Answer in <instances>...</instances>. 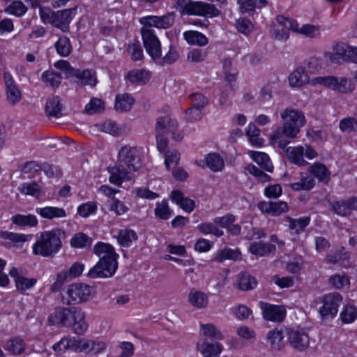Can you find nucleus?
Instances as JSON below:
<instances>
[{"mask_svg": "<svg viewBox=\"0 0 357 357\" xmlns=\"http://www.w3.org/2000/svg\"><path fill=\"white\" fill-rule=\"evenodd\" d=\"M287 133L284 131V126L277 129L270 137V141L272 145L277 146L278 148L284 149L287 147L289 141L285 139Z\"/></svg>", "mask_w": 357, "mask_h": 357, "instance_id": "obj_35", "label": "nucleus"}, {"mask_svg": "<svg viewBox=\"0 0 357 357\" xmlns=\"http://www.w3.org/2000/svg\"><path fill=\"white\" fill-rule=\"evenodd\" d=\"M266 0H238L242 13L252 15L255 8H261L266 4Z\"/></svg>", "mask_w": 357, "mask_h": 357, "instance_id": "obj_33", "label": "nucleus"}, {"mask_svg": "<svg viewBox=\"0 0 357 357\" xmlns=\"http://www.w3.org/2000/svg\"><path fill=\"white\" fill-rule=\"evenodd\" d=\"M309 217L300 218L298 219L289 218V228L298 233L304 229L310 223Z\"/></svg>", "mask_w": 357, "mask_h": 357, "instance_id": "obj_61", "label": "nucleus"}, {"mask_svg": "<svg viewBox=\"0 0 357 357\" xmlns=\"http://www.w3.org/2000/svg\"><path fill=\"white\" fill-rule=\"evenodd\" d=\"M315 185V181L314 178L312 176H306L305 177L301 178V179L298 181L291 183V188L296 191L299 190H310L313 188Z\"/></svg>", "mask_w": 357, "mask_h": 357, "instance_id": "obj_48", "label": "nucleus"}, {"mask_svg": "<svg viewBox=\"0 0 357 357\" xmlns=\"http://www.w3.org/2000/svg\"><path fill=\"white\" fill-rule=\"evenodd\" d=\"M1 237L3 239L9 240L14 243L25 242L31 238V235H26L23 234H17L10 231H1Z\"/></svg>", "mask_w": 357, "mask_h": 357, "instance_id": "obj_59", "label": "nucleus"}, {"mask_svg": "<svg viewBox=\"0 0 357 357\" xmlns=\"http://www.w3.org/2000/svg\"><path fill=\"white\" fill-rule=\"evenodd\" d=\"M275 246L271 243H261V242H254L250 244L249 250L250 252L257 256H266L269 255L270 253L275 251Z\"/></svg>", "mask_w": 357, "mask_h": 357, "instance_id": "obj_32", "label": "nucleus"}, {"mask_svg": "<svg viewBox=\"0 0 357 357\" xmlns=\"http://www.w3.org/2000/svg\"><path fill=\"white\" fill-rule=\"evenodd\" d=\"M92 295L93 288L90 285L77 282L68 286L61 294V299L63 305H77L89 301Z\"/></svg>", "mask_w": 357, "mask_h": 357, "instance_id": "obj_5", "label": "nucleus"}, {"mask_svg": "<svg viewBox=\"0 0 357 357\" xmlns=\"http://www.w3.org/2000/svg\"><path fill=\"white\" fill-rule=\"evenodd\" d=\"M205 160L207 167L213 172L222 171L225 166L223 159L216 153L208 154Z\"/></svg>", "mask_w": 357, "mask_h": 357, "instance_id": "obj_41", "label": "nucleus"}, {"mask_svg": "<svg viewBox=\"0 0 357 357\" xmlns=\"http://www.w3.org/2000/svg\"><path fill=\"white\" fill-rule=\"evenodd\" d=\"M36 212L42 218L49 220L65 218L67 215V213L63 208L54 206L37 208L36 209Z\"/></svg>", "mask_w": 357, "mask_h": 357, "instance_id": "obj_22", "label": "nucleus"}, {"mask_svg": "<svg viewBox=\"0 0 357 357\" xmlns=\"http://www.w3.org/2000/svg\"><path fill=\"white\" fill-rule=\"evenodd\" d=\"M172 199L187 212L192 211L195 208V202L190 198L184 197L179 190H173L172 192Z\"/></svg>", "mask_w": 357, "mask_h": 357, "instance_id": "obj_23", "label": "nucleus"}, {"mask_svg": "<svg viewBox=\"0 0 357 357\" xmlns=\"http://www.w3.org/2000/svg\"><path fill=\"white\" fill-rule=\"evenodd\" d=\"M142 165V154L135 146L125 145L121 148L118 153L117 164L108 167L110 174L109 181L120 185L123 180H131L130 173L124 166L133 172L138 171Z\"/></svg>", "mask_w": 357, "mask_h": 357, "instance_id": "obj_1", "label": "nucleus"}, {"mask_svg": "<svg viewBox=\"0 0 357 357\" xmlns=\"http://www.w3.org/2000/svg\"><path fill=\"white\" fill-rule=\"evenodd\" d=\"M165 164L167 169L174 168L180 160V153L178 151L173 149L165 152Z\"/></svg>", "mask_w": 357, "mask_h": 357, "instance_id": "obj_55", "label": "nucleus"}, {"mask_svg": "<svg viewBox=\"0 0 357 357\" xmlns=\"http://www.w3.org/2000/svg\"><path fill=\"white\" fill-rule=\"evenodd\" d=\"M92 239L83 233L76 234L70 240V245L73 248H84L91 245Z\"/></svg>", "mask_w": 357, "mask_h": 357, "instance_id": "obj_49", "label": "nucleus"}, {"mask_svg": "<svg viewBox=\"0 0 357 357\" xmlns=\"http://www.w3.org/2000/svg\"><path fill=\"white\" fill-rule=\"evenodd\" d=\"M55 48L61 56H68L72 52L70 39L66 36H61L55 43Z\"/></svg>", "mask_w": 357, "mask_h": 357, "instance_id": "obj_42", "label": "nucleus"}, {"mask_svg": "<svg viewBox=\"0 0 357 357\" xmlns=\"http://www.w3.org/2000/svg\"><path fill=\"white\" fill-rule=\"evenodd\" d=\"M10 275L14 278L16 287L18 290L24 291L33 287L37 280L35 278H26L19 273L15 267H13L9 271Z\"/></svg>", "mask_w": 357, "mask_h": 357, "instance_id": "obj_19", "label": "nucleus"}, {"mask_svg": "<svg viewBox=\"0 0 357 357\" xmlns=\"http://www.w3.org/2000/svg\"><path fill=\"white\" fill-rule=\"evenodd\" d=\"M190 99L192 105L191 108L202 109L208 104V99L204 95L199 93L190 95Z\"/></svg>", "mask_w": 357, "mask_h": 357, "instance_id": "obj_64", "label": "nucleus"}, {"mask_svg": "<svg viewBox=\"0 0 357 357\" xmlns=\"http://www.w3.org/2000/svg\"><path fill=\"white\" fill-rule=\"evenodd\" d=\"M245 169L255 177H256L259 181L262 183L268 182L271 180V177L263 172L261 169H259L256 166L253 165H248Z\"/></svg>", "mask_w": 357, "mask_h": 357, "instance_id": "obj_62", "label": "nucleus"}, {"mask_svg": "<svg viewBox=\"0 0 357 357\" xmlns=\"http://www.w3.org/2000/svg\"><path fill=\"white\" fill-rule=\"evenodd\" d=\"M264 317L268 321L280 322L286 314V309L282 305H271L264 302L259 303Z\"/></svg>", "mask_w": 357, "mask_h": 357, "instance_id": "obj_13", "label": "nucleus"}, {"mask_svg": "<svg viewBox=\"0 0 357 357\" xmlns=\"http://www.w3.org/2000/svg\"><path fill=\"white\" fill-rule=\"evenodd\" d=\"M310 78L305 73L304 68L300 67L296 69L289 76V82L291 86L300 87L309 82Z\"/></svg>", "mask_w": 357, "mask_h": 357, "instance_id": "obj_26", "label": "nucleus"}, {"mask_svg": "<svg viewBox=\"0 0 357 357\" xmlns=\"http://www.w3.org/2000/svg\"><path fill=\"white\" fill-rule=\"evenodd\" d=\"M342 44H337L335 47V52L331 53L328 52L325 54L326 59H328L331 63L340 64L342 62L345 61L344 59V55L343 54L344 52L341 50V46Z\"/></svg>", "mask_w": 357, "mask_h": 357, "instance_id": "obj_60", "label": "nucleus"}, {"mask_svg": "<svg viewBox=\"0 0 357 357\" xmlns=\"http://www.w3.org/2000/svg\"><path fill=\"white\" fill-rule=\"evenodd\" d=\"M186 8L188 15H203L208 17L220 15V10L214 5L202 1L189 3Z\"/></svg>", "mask_w": 357, "mask_h": 357, "instance_id": "obj_12", "label": "nucleus"}, {"mask_svg": "<svg viewBox=\"0 0 357 357\" xmlns=\"http://www.w3.org/2000/svg\"><path fill=\"white\" fill-rule=\"evenodd\" d=\"M61 75L56 72L47 70L42 75V80L45 84L52 88H57L61 83Z\"/></svg>", "mask_w": 357, "mask_h": 357, "instance_id": "obj_43", "label": "nucleus"}, {"mask_svg": "<svg viewBox=\"0 0 357 357\" xmlns=\"http://www.w3.org/2000/svg\"><path fill=\"white\" fill-rule=\"evenodd\" d=\"M62 106L58 96L50 98L46 103L45 112L47 116L59 117L61 116Z\"/></svg>", "mask_w": 357, "mask_h": 357, "instance_id": "obj_38", "label": "nucleus"}, {"mask_svg": "<svg viewBox=\"0 0 357 357\" xmlns=\"http://www.w3.org/2000/svg\"><path fill=\"white\" fill-rule=\"evenodd\" d=\"M201 329L204 336V339L208 338L222 340L224 338L223 335L220 331L218 330L213 324H202Z\"/></svg>", "mask_w": 357, "mask_h": 357, "instance_id": "obj_45", "label": "nucleus"}, {"mask_svg": "<svg viewBox=\"0 0 357 357\" xmlns=\"http://www.w3.org/2000/svg\"><path fill=\"white\" fill-rule=\"evenodd\" d=\"M75 339L68 338V337H63L62 338L59 342L54 344L52 346V349L54 351L59 354H63L66 350L72 348L75 346Z\"/></svg>", "mask_w": 357, "mask_h": 357, "instance_id": "obj_56", "label": "nucleus"}, {"mask_svg": "<svg viewBox=\"0 0 357 357\" xmlns=\"http://www.w3.org/2000/svg\"><path fill=\"white\" fill-rule=\"evenodd\" d=\"M178 57L179 55L176 50L172 46H170L168 52L164 56H162V51L160 50V58L153 60L161 65L172 64L177 61Z\"/></svg>", "mask_w": 357, "mask_h": 357, "instance_id": "obj_50", "label": "nucleus"}, {"mask_svg": "<svg viewBox=\"0 0 357 357\" xmlns=\"http://www.w3.org/2000/svg\"><path fill=\"white\" fill-rule=\"evenodd\" d=\"M66 238V231L61 228L43 231L33 245V253L44 257H54L61 249L62 240Z\"/></svg>", "mask_w": 357, "mask_h": 357, "instance_id": "obj_4", "label": "nucleus"}, {"mask_svg": "<svg viewBox=\"0 0 357 357\" xmlns=\"http://www.w3.org/2000/svg\"><path fill=\"white\" fill-rule=\"evenodd\" d=\"M4 79L6 86L8 100L10 102L15 104L20 99V92L15 84L11 77L7 76V75L5 74Z\"/></svg>", "mask_w": 357, "mask_h": 357, "instance_id": "obj_34", "label": "nucleus"}, {"mask_svg": "<svg viewBox=\"0 0 357 357\" xmlns=\"http://www.w3.org/2000/svg\"><path fill=\"white\" fill-rule=\"evenodd\" d=\"M339 128L341 131L347 132H356L357 130V116L355 117H347L340 121Z\"/></svg>", "mask_w": 357, "mask_h": 357, "instance_id": "obj_52", "label": "nucleus"}, {"mask_svg": "<svg viewBox=\"0 0 357 357\" xmlns=\"http://www.w3.org/2000/svg\"><path fill=\"white\" fill-rule=\"evenodd\" d=\"M310 173L317 177L319 181L324 183H328L330 181L331 172L327 167L319 162H315L310 167Z\"/></svg>", "mask_w": 357, "mask_h": 357, "instance_id": "obj_29", "label": "nucleus"}, {"mask_svg": "<svg viewBox=\"0 0 357 357\" xmlns=\"http://www.w3.org/2000/svg\"><path fill=\"white\" fill-rule=\"evenodd\" d=\"M287 336L290 346L298 351H305L310 345V337L303 329L287 328Z\"/></svg>", "mask_w": 357, "mask_h": 357, "instance_id": "obj_10", "label": "nucleus"}, {"mask_svg": "<svg viewBox=\"0 0 357 357\" xmlns=\"http://www.w3.org/2000/svg\"><path fill=\"white\" fill-rule=\"evenodd\" d=\"M141 34L144 47L149 55L152 59H160L161 45L153 29L143 25Z\"/></svg>", "mask_w": 357, "mask_h": 357, "instance_id": "obj_8", "label": "nucleus"}, {"mask_svg": "<svg viewBox=\"0 0 357 357\" xmlns=\"http://www.w3.org/2000/svg\"><path fill=\"white\" fill-rule=\"evenodd\" d=\"M27 10V7L21 1H15L5 8L8 13L17 17L23 15Z\"/></svg>", "mask_w": 357, "mask_h": 357, "instance_id": "obj_53", "label": "nucleus"}, {"mask_svg": "<svg viewBox=\"0 0 357 357\" xmlns=\"http://www.w3.org/2000/svg\"><path fill=\"white\" fill-rule=\"evenodd\" d=\"M71 78L74 79L75 82L81 85L93 86L96 84L95 73L89 69L80 70L75 68V72L73 73Z\"/></svg>", "mask_w": 357, "mask_h": 357, "instance_id": "obj_18", "label": "nucleus"}, {"mask_svg": "<svg viewBox=\"0 0 357 357\" xmlns=\"http://www.w3.org/2000/svg\"><path fill=\"white\" fill-rule=\"evenodd\" d=\"M94 253L100 257L98 262L91 268L87 275L91 278L112 277L118 267V254L109 243L98 242L93 248Z\"/></svg>", "mask_w": 357, "mask_h": 357, "instance_id": "obj_3", "label": "nucleus"}, {"mask_svg": "<svg viewBox=\"0 0 357 357\" xmlns=\"http://www.w3.org/2000/svg\"><path fill=\"white\" fill-rule=\"evenodd\" d=\"M178 127L177 121L169 115L158 117L155 123L156 134L165 135L176 130Z\"/></svg>", "mask_w": 357, "mask_h": 357, "instance_id": "obj_15", "label": "nucleus"}, {"mask_svg": "<svg viewBox=\"0 0 357 357\" xmlns=\"http://www.w3.org/2000/svg\"><path fill=\"white\" fill-rule=\"evenodd\" d=\"M286 155L290 162L298 166H305L307 165L303 158V146H290L285 149Z\"/></svg>", "mask_w": 357, "mask_h": 357, "instance_id": "obj_20", "label": "nucleus"}, {"mask_svg": "<svg viewBox=\"0 0 357 357\" xmlns=\"http://www.w3.org/2000/svg\"><path fill=\"white\" fill-rule=\"evenodd\" d=\"M238 287L242 291L255 289L257 284L256 279L248 273H241L238 275Z\"/></svg>", "mask_w": 357, "mask_h": 357, "instance_id": "obj_36", "label": "nucleus"}, {"mask_svg": "<svg viewBox=\"0 0 357 357\" xmlns=\"http://www.w3.org/2000/svg\"><path fill=\"white\" fill-rule=\"evenodd\" d=\"M172 214L167 202L163 200L161 203H158L155 208V215L161 220H168Z\"/></svg>", "mask_w": 357, "mask_h": 357, "instance_id": "obj_57", "label": "nucleus"}, {"mask_svg": "<svg viewBox=\"0 0 357 357\" xmlns=\"http://www.w3.org/2000/svg\"><path fill=\"white\" fill-rule=\"evenodd\" d=\"M314 84H321L342 93L353 91L354 86L351 82L344 77L335 76L317 77L312 79Z\"/></svg>", "mask_w": 357, "mask_h": 357, "instance_id": "obj_7", "label": "nucleus"}, {"mask_svg": "<svg viewBox=\"0 0 357 357\" xmlns=\"http://www.w3.org/2000/svg\"><path fill=\"white\" fill-rule=\"evenodd\" d=\"M340 318L343 324H351L357 319V307L352 305H347L340 312Z\"/></svg>", "mask_w": 357, "mask_h": 357, "instance_id": "obj_46", "label": "nucleus"}, {"mask_svg": "<svg viewBox=\"0 0 357 357\" xmlns=\"http://www.w3.org/2000/svg\"><path fill=\"white\" fill-rule=\"evenodd\" d=\"M249 155L262 169L268 172H273V165L271 162L269 156L266 153L252 151L249 152Z\"/></svg>", "mask_w": 357, "mask_h": 357, "instance_id": "obj_28", "label": "nucleus"}, {"mask_svg": "<svg viewBox=\"0 0 357 357\" xmlns=\"http://www.w3.org/2000/svg\"><path fill=\"white\" fill-rule=\"evenodd\" d=\"M240 256L241 252L238 250L224 249L219 251L213 258L212 261L222 262L225 259L236 260L239 258Z\"/></svg>", "mask_w": 357, "mask_h": 357, "instance_id": "obj_47", "label": "nucleus"}, {"mask_svg": "<svg viewBox=\"0 0 357 357\" xmlns=\"http://www.w3.org/2000/svg\"><path fill=\"white\" fill-rule=\"evenodd\" d=\"M48 323L52 326L70 327L79 335L84 333L88 328L85 314L79 307H57L48 317Z\"/></svg>", "mask_w": 357, "mask_h": 357, "instance_id": "obj_2", "label": "nucleus"}, {"mask_svg": "<svg viewBox=\"0 0 357 357\" xmlns=\"http://www.w3.org/2000/svg\"><path fill=\"white\" fill-rule=\"evenodd\" d=\"M11 222L13 224L19 227H36L38 221L36 215L32 214L22 215L15 214L12 216Z\"/></svg>", "mask_w": 357, "mask_h": 357, "instance_id": "obj_27", "label": "nucleus"}, {"mask_svg": "<svg viewBox=\"0 0 357 357\" xmlns=\"http://www.w3.org/2000/svg\"><path fill=\"white\" fill-rule=\"evenodd\" d=\"M282 333L280 331H270L267 334V340L270 343L272 349L280 351L284 347Z\"/></svg>", "mask_w": 357, "mask_h": 357, "instance_id": "obj_39", "label": "nucleus"}, {"mask_svg": "<svg viewBox=\"0 0 357 357\" xmlns=\"http://www.w3.org/2000/svg\"><path fill=\"white\" fill-rule=\"evenodd\" d=\"M26 347V344L24 340L20 337H15L8 340L5 346L4 349L14 355H20L22 354Z\"/></svg>", "mask_w": 357, "mask_h": 357, "instance_id": "obj_31", "label": "nucleus"}, {"mask_svg": "<svg viewBox=\"0 0 357 357\" xmlns=\"http://www.w3.org/2000/svg\"><path fill=\"white\" fill-rule=\"evenodd\" d=\"M188 299L193 307L198 309L206 307L208 303L207 295L202 291L195 289L190 290L188 296Z\"/></svg>", "mask_w": 357, "mask_h": 357, "instance_id": "obj_21", "label": "nucleus"}, {"mask_svg": "<svg viewBox=\"0 0 357 357\" xmlns=\"http://www.w3.org/2000/svg\"><path fill=\"white\" fill-rule=\"evenodd\" d=\"M134 102L135 99L129 93L119 94L116 96L114 108L119 112H127L131 109Z\"/></svg>", "mask_w": 357, "mask_h": 357, "instance_id": "obj_24", "label": "nucleus"}, {"mask_svg": "<svg viewBox=\"0 0 357 357\" xmlns=\"http://www.w3.org/2000/svg\"><path fill=\"white\" fill-rule=\"evenodd\" d=\"M75 9H65L55 13L52 25L61 29L63 32L69 31V24L73 19L72 13Z\"/></svg>", "mask_w": 357, "mask_h": 357, "instance_id": "obj_16", "label": "nucleus"}, {"mask_svg": "<svg viewBox=\"0 0 357 357\" xmlns=\"http://www.w3.org/2000/svg\"><path fill=\"white\" fill-rule=\"evenodd\" d=\"M330 206L332 211L340 216L347 217L351 213L348 199H341L331 202Z\"/></svg>", "mask_w": 357, "mask_h": 357, "instance_id": "obj_37", "label": "nucleus"}, {"mask_svg": "<svg viewBox=\"0 0 357 357\" xmlns=\"http://www.w3.org/2000/svg\"><path fill=\"white\" fill-rule=\"evenodd\" d=\"M127 51L134 61H141L144 58L142 47L137 40L135 39L130 42Z\"/></svg>", "mask_w": 357, "mask_h": 357, "instance_id": "obj_44", "label": "nucleus"}, {"mask_svg": "<svg viewBox=\"0 0 357 357\" xmlns=\"http://www.w3.org/2000/svg\"><path fill=\"white\" fill-rule=\"evenodd\" d=\"M137 239V235L135 231L128 229H121L117 236V241L123 247H129L131 243Z\"/></svg>", "mask_w": 357, "mask_h": 357, "instance_id": "obj_40", "label": "nucleus"}, {"mask_svg": "<svg viewBox=\"0 0 357 357\" xmlns=\"http://www.w3.org/2000/svg\"><path fill=\"white\" fill-rule=\"evenodd\" d=\"M183 37L186 42L192 45L205 46L208 40L205 35L197 31H188L184 32Z\"/></svg>", "mask_w": 357, "mask_h": 357, "instance_id": "obj_30", "label": "nucleus"}, {"mask_svg": "<svg viewBox=\"0 0 357 357\" xmlns=\"http://www.w3.org/2000/svg\"><path fill=\"white\" fill-rule=\"evenodd\" d=\"M174 20L175 14L172 12L160 17L155 15L146 16L142 17L139 20V22L151 29L155 27L158 29H166L173 25Z\"/></svg>", "mask_w": 357, "mask_h": 357, "instance_id": "obj_11", "label": "nucleus"}, {"mask_svg": "<svg viewBox=\"0 0 357 357\" xmlns=\"http://www.w3.org/2000/svg\"><path fill=\"white\" fill-rule=\"evenodd\" d=\"M104 109V102L99 98H92L86 107L85 112L88 114L100 113Z\"/></svg>", "mask_w": 357, "mask_h": 357, "instance_id": "obj_58", "label": "nucleus"}, {"mask_svg": "<svg viewBox=\"0 0 357 357\" xmlns=\"http://www.w3.org/2000/svg\"><path fill=\"white\" fill-rule=\"evenodd\" d=\"M340 47L341 50L344 52L345 61L357 63V47L347 46L344 44H342Z\"/></svg>", "mask_w": 357, "mask_h": 357, "instance_id": "obj_63", "label": "nucleus"}, {"mask_svg": "<svg viewBox=\"0 0 357 357\" xmlns=\"http://www.w3.org/2000/svg\"><path fill=\"white\" fill-rule=\"evenodd\" d=\"M257 207L261 213L273 216L280 215L282 213L287 212L289 210L287 202L282 201L278 202H259L257 204Z\"/></svg>", "mask_w": 357, "mask_h": 357, "instance_id": "obj_14", "label": "nucleus"}, {"mask_svg": "<svg viewBox=\"0 0 357 357\" xmlns=\"http://www.w3.org/2000/svg\"><path fill=\"white\" fill-rule=\"evenodd\" d=\"M276 22L280 26L287 31H298V23L296 20L291 18L287 17L283 15H278L276 17Z\"/></svg>", "mask_w": 357, "mask_h": 357, "instance_id": "obj_54", "label": "nucleus"}, {"mask_svg": "<svg viewBox=\"0 0 357 357\" xmlns=\"http://www.w3.org/2000/svg\"><path fill=\"white\" fill-rule=\"evenodd\" d=\"M342 302V296L337 292L326 294L322 298V306L319 312L324 319H331L335 317L338 307Z\"/></svg>", "mask_w": 357, "mask_h": 357, "instance_id": "obj_9", "label": "nucleus"}, {"mask_svg": "<svg viewBox=\"0 0 357 357\" xmlns=\"http://www.w3.org/2000/svg\"><path fill=\"white\" fill-rule=\"evenodd\" d=\"M197 347L204 357H218L222 351V346L220 343L211 342L206 339H203L202 342H198Z\"/></svg>", "mask_w": 357, "mask_h": 357, "instance_id": "obj_17", "label": "nucleus"}, {"mask_svg": "<svg viewBox=\"0 0 357 357\" xmlns=\"http://www.w3.org/2000/svg\"><path fill=\"white\" fill-rule=\"evenodd\" d=\"M287 137L295 138L305 123L304 114L298 109L286 108L280 114Z\"/></svg>", "mask_w": 357, "mask_h": 357, "instance_id": "obj_6", "label": "nucleus"}, {"mask_svg": "<svg viewBox=\"0 0 357 357\" xmlns=\"http://www.w3.org/2000/svg\"><path fill=\"white\" fill-rule=\"evenodd\" d=\"M20 192L24 195L38 197L40 195V187L36 182L24 183L19 188Z\"/></svg>", "mask_w": 357, "mask_h": 357, "instance_id": "obj_51", "label": "nucleus"}, {"mask_svg": "<svg viewBox=\"0 0 357 357\" xmlns=\"http://www.w3.org/2000/svg\"><path fill=\"white\" fill-rule=\"evenodd\" d=\"M127 78L132 84L144 85L150 79L149 73L144 69L132 70L128 73Z\"/></svg>", "mask_w": 357, "mask_h": 357, "instance_id": "obj_25", "label": "nucleus"}]
</instances>
